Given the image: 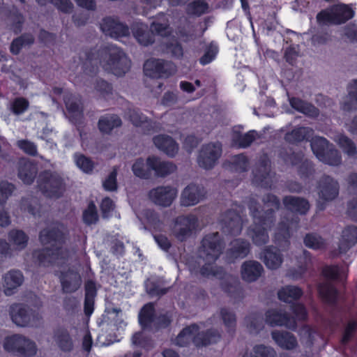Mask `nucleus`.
Here are the masks:
<instances>
[{"instance_id": "61", "label": "nucleus", "mask_w": 357, "mask_h": 357, "mask_svg": "<svg viewBox=\"0 0 357 357\" xmlns=\"http://www.w3.org/2000/svg\"><path fill=\"white\" fill-rule=\"evenodd\" d=\"M94 87L99 95L105 99H108L112 95V84L103 79H97Z\"/></svg>"}, {"instance_id": "32", "label": "nucleus", "mask_w": 357, "mask_h": 357, "mask_svg": "<svg viewBox=\"0 0 357 357\" xmlns=\"http://www.w3.org/2000/svg\"><path fill=\"white\" fill-rule=\"evenodd\" d=\"M319 296L321 301L329 305L335 306L338 303L339 291L331 282H321L317 286Z\"/></svg>"}, {"instance_id": "6", "label": "nucleus", "mask_w": 357, "mask_h": 357, "mask_svg": "<svg viewBox=\"0 0 357 357\" xmlns=\"http://www.w3.org/2000/svg\"><path fill=\"white\" fill-rule=\"evenodd\" d=\"M37 187L46 197L59 199L66 190L63 178L56 172L44 170L39 173Z\"/></svg>"}, {"instance_id": "8", "label": "nucleus", "mask_w": 357, "mask_h": 357, "mask_svg": "<svg viewBox=\"0 0 357 357\" xmlns=\"http://www.w3.org/2000/svg\"><path fill=\"white\" fill-rule=\"evenodd\" d=\"M311 148L316 157L322 162L331 166L342 163L340 152L324 137H317L311 142Z\"/></svg>"}, {"instance_id": "50", "label": "nucleus", "mask_w": 357, "mask_h": 357, "mask_svg": "<svg viewBox=\"0 0 357 357\" xmlns=\"http://www.w3.org/2000/svg\"><path fill=\"white\" fill-rule=\"evenodd\" d=\"M304 245L312 250H320L326 248V241L316 233H307L303 238Z\"/></svg>"}, {"instance_id": "41", "label": "nucleus", "mask_w": 357, "mask_h": 357, "mask_svg": "<svg viewBox=\"0 0 357 357\" xmlns=\"http://www.w3.org/2000/svg\"><path fill=\"white\" fill-rule=\"evenodd\" d=\"M289 102L294 109L307 116L316 117L319 114V109L316 107L299 98H289Z\"/></svg>"}, {"instance_id": "27", "label": "nucleus", "mask_w": 357, "mask_h": 357, "mask_svg": "<svg viewBox=\"0 0 357 357\" xmlns=\"http://www.w3.org/2000/svg\"><path fill=\"white\" fill-rule=\"evenodd\" d=\"M220 110L213 105L202 109V132L209 133L218 126L220 121Z\"/></svg>"}, {"instance_id": "20", "label": "nucleus", "mask_w": 357, "mask_h": 357, "mask_svg": "<svg viewBox=\"0 0 357 357\" xmlns=\"http://www.w3.org/2000/svg\"><path fill=\"white\" fill-rule=\"evenodd\" d=\"M222 146L220 142L202 145V168L211 169L222 155Z\"/></svg>"}, {"instance_id": "28", "label": "nucleus", "mask_w": 357, "mask_h": 357, "mask_svg": "<svg viewBox=\"0 0 357 357\" xmlns=\"http://www.w3.org/2000/svg\"><path fill=\"white\" fill-rule=\"evenodd\" d=\"M264 273L263 266L257 261L248 260L241 267V275L243 280L248 282L257 281Z\"/></svg>"}, {"instance_id": "52", "label": "nucleus", "mask_w": 357, "mask_h": 357, "mask_svg": "<svg viewBox=\"0 0 357 357\" xmlns=\"http://www.w3.org/2000/svg\"><path fill=\"white\" fill-rule=\"evenodd\" d=\"M132 171L136 177L141 179H149L151 176V169L146 166V162L142 158L135 160L132 165Z\"/></svg>"}, {"instance_id": "12", "label": "nucleus", "mask_w": 357, "mask_h": 357, "mask_svg": "<svg viewBox=\"0 0 357 357\" xmlns=\"http://www.w3.org/2000/svg\"><path fill=\"white\" fill-rule=\"evenodd\" d=\"M220 225L222 231L225 235L238 236L243 229L241 216L235 210L229 209L221 215Z\"/></svg>"}, {"instance_id": "57", "label": "nucleus", "mask_w": 357, "mask_h": 357, "mask_svg": "<svg viewBox=\"0 0 357 357\" xmlns=\"http://www.w3.org/2000/svg\"><path fill=\"white\" fill-rule=\"evenodd\" d=\"M82 219L87 225L95 224L98 220L97 208L93 202H90L87 208L83 211Z\"/></svg>"}, {"instance_id": "64", "label": "nucleus", "mask_w": 357, "mask_h": 357, "mask_svg": "<svg viewBox=\"0 0 357 357\" xmlns=\"http://www.w3.org/2000/svg\"><path fill=\"white\" fill-rule=\"evenodd\" d=\"M253 357H277L274 349L264 344H257L253 347Z\"/></svg>"}, {"instance_id": "35", "label": "nucleus", "mask_w": 357, "mask_h": 357, "mask_svg": "<svg viewBox=\"0 0 357 357\" xmlns=\"http://www.w3.org/2000/svg\"><path fill=\"white\" fill-rule=\"evenodd\" d=\"M54 340L59 349L65 353L73 351L74 343L73 338L67 328L59 327L54 331Z\"/></svg>"}, {"instance_id": "49", "label": "nucleus", "mask_w": 357, "mask_h": 357, "mask_svg": "<svg viewBox=\"0 0 357 357\" xmlns=\"http://www.w3.org/2000/svg\"><path fill=\"white\" fill-rule=\"evenodd\" d=\"M343 152L350 158L357 157V148L354 142L344 134L339 135L336 140Z\"/></svg>"}, {"instance_id": "23", "label": "nucleus", "mask_w": 357, "mask_h": 357, "mask_svg": "<svg viewBox=\"0 0 357 357\" xmlns=\"http://www.w3.org/2000/svg\"><path fill=\"white\" fill-rule=\"evenodd\" d=\"M146 166L154 172L157 177L164 178L174 173L177 169L176 165L169 161H162L155 155H151L146 158Z\"/></svg>"}, {"instance_id": "24", "label": "nucleus", "mask_w": 357, "mask_h": 357, "mask_svg": "<svg viewBox=\"0 0 357 357\" xmlns=\"http://www.w3.org/2000/svg\"><path fill=\"white\" fill-rule=\"evenodd\" d=\"M199 326L194 324L185 327L176 337V344L180 347H187L194 342L197 347H201Z\"/></svg>"}, {"instance_id": "18", "label": "nucleus", "mask_w": 357, "mask_h": 357, "mask_svg": "<svg viewBox=\"0 0 357 357\" xmlns=\"http://www.w3.org/2000/svg\"><path fill=\"white\" fill-rule=\"evenodd\" d=\"M176 190L171 186H158L149 192L150 199L156 205L168 207L176 196Z\"/></svg>"}, {"instance_id": "2", "label": "nucleus", "mask_w": 357, "mask_h": 357, "mask_svg": "<svg viewBox=\"0 0 357 357\" xmlns=\"http://www.w3.org/2000/svg\"><path fill=\"white\" fill-rule=\"evenodd\" d=\"M248 209L253 223L248 229V235L257 246L266 245L269 241L268 230L275 222L273 209L259 210V203L254 199L250 200Z\"/></svg>"}, {"instance_id": "33", "label": "nucleus", "mask_w": 357, "mask_h": 357, "mask_svg": "<svg viewBox=\"0 0 357 357\" xmlns=\"http://www.w3.org/2000/svg\"><path fill=\"white\" fill-rule=\"evenodd\" d=\"M357 243V227L349 225L342 232L338 249L341 254H346Z\"/></svg>"}, {"instance_id": "56", "label": "nucleus", "mask_w": 357, "mask_h": 357, "mask_svg": "<svg viewBox=\"0 0 357 357\" xmlns=\"http://www.w3.org/2000/svg\"><path fill=\"white\" fill-rule=\"evenodd\" d=\"M76 165L84 173H91L94 168L93 161L82 153H75L74 155Z\"/></svg>"}, {"instance_id": "46", "label": "nucleus", "mask_w": 357, "mask_h": 357, "mask_svg": "<svg viewBox=\"0 0 357 357\" xmlns=\"http://www.w3.org/2000/svg\"><path fill=\"white\" fill-rule=\"evenodd\" d=\"M220 317L227 333L233 335L236 328V313L229 308L223 307L220 309Z\"/></svg>"}, {"instance_id": "59", "label": "nucleus", "mask_w": 357, "mask_h": 357, "mask_svg": "<svg viewBox=\"0 0 357 357\" xmlns=\"http://www.w3.org/2000/svg\"><path fill=\"white\" fill-rule=\"evenodd\" d=\"M15 189V185L12 183L7 181H0V206L1 207L5 205Z\"/></svg>"}, {"instance_id": "19", "label": "nucleus", "mask_w": 357, "mask_h": 357, "mask_svg": "<svg viewBox=\"0 0 357 357\" xmlns=\"http://www.w3.org/2000/svg\"><path fill=\"white\" fill-rule=\"evenodd\" d=\"M57 275L63 293H74L80 287L82 278L77 271L69 268L60 271Z\"/></svg>"}, {"instance_id": "30", "label": "nucleus", "mask_w": 357, "mask_h": 357, "mask_svg": "<svg viewBox=\"0 0 357 357\" xmlns=\"http://www.w3.org/2000/svg\"><path fill=\"white\" fill-rule=\"evenodd\" d=\"M12 321L17 326L26 327L31 325L33 313L22 304H14L10 307Z\"/></svg>"}, {"instance_id": "40", "label": "nucleus", "mask_w": 357, "mask_h": 357, "mask_svg": "<svg viewBox=\"0 0 357 357\" xmlns=\"http://www.w3.org/2000/svg\"><path fill=\"white\" fill-rule=\"evenodd\" d=\"M215 71L216 70L212 68H202V85H204V88L202 89V96L207 93L213 98L215 97L217 86Z\"/></svg>"}, {"instance_id": "34", "label": "nucleus", "mask_w": 357, "mask_h": 357, "mask_svg": "<svg viewBox=\"0 0 357 357\" xmlns=\"http://www.w3.org/2000/svg\"><path fill=\"white\" fill-rule=\"evenodd\" d=\"M271 337L275 342L282 349L293 350L298 347V341L296 336L286 331H273Z\"/></svg>"}, {"instance_id": "9", "label": "nucleus", "mask_w": 357, "mask_h": 357, "mask_svg": "<svg viewBox=\"0 0 357 357\" xmlns=\"http://www.w3.org/2000/svg\"><path fill=\"white\" fill-rule=\"evenodd\" d=\"M176 71L175 64L172 61L164 59L151 58L144 63V75L154 79L167 78L174 75Z\"/></svg>"}, {"instance_id": "5", "label": "nucleus", "mask_w": 357, "mask_h": 357, "mask_svg": "<svg viewBox=\"0 0 357 357\" xmlns=\"http://www.w3.org/2000/svg\"><path fill=\"white\" fill-rule=\"evenodd\" d=\"M351 6L343 3L332 4L320 10L316 16L319 26L341 25L354 17Z\"/></svg>"}, {"instance_id": "38", "label": "nucleus", "mask_w": 357, "mask_h": 357, "mask_svg": "<svg viewBox=\"0 0 357 357\" xmlns=\"http://www.w3.org/2000/svg\"><path fill=\"white\" fill-rule=\"evenodd\" d=\"M122 126V121L117 114H105L98 120V128L102 134L109 135L114 128Z\"/></svg>"}, {"instance_id": "43", "label": "nucleus", "mask_w": 357, "mask_h": 357, "mask_svg": "<svg viewBox=\"0 0 357 357\" xmlns=\"http://www.w3.org/2000/svg\"><path fill=\"white\" fill-rule=\"evenodd\" d=\"M303 294V291L301 288L297 286L287 285L278 291V297L281 301L291 304L290 298L297 301L301 298Z\"/></svg>"}, {"instance_id": "44", "label": "nucleus", "mask_w": 357, "mask_h": 357, "mask_svg": "<svg viewBox=\"0 0 357 357\" xmlns=\"http://www.w3.org/2000/svg\"><path fill=\"white\" fill-rule=\"evenodd\" d=\"M201 192L195 185H187L182 192L181 202L183 206L195 205L199 201Z\"/></svg>"}, {"instance_id": "58", "label": "nucleus", "mask_w": 357, "mask_h": 357, "mask_svg": "<svg viewBox=\"0 0 357 357\" xmlns=\"http://www.w3.org/2000/svg\"><path fill=\"white\" fill-rule=\"evenodd\" d=\"M160 17H162L165 19L164 22H153L151 23L150 29L151 33H155L158 36H166L167 33V30L169 29V23L168 20L166 18L165 15L162 13H160L156 15V18L160 19Z\"/></svg>"}, {"instance_id": "63", "label": "nucleus", "mask_w": 357, "mask_h": 357, "mask_svg": "<svg viewBox=\"0 0 357 357\" xmlns=\"http://www.w3.org/2000/svg\"><path fill=\"white\" fill-rule=\"evenodd\" d=\"M290 310L294 314V317L297 321H306L307 319L308 314L305 306L301 303H291L290 305Z\"/></svg>"}, {"instance_id": "31", "label": "nucleus", "mask_w": 357, "mask_h": 357, "mask_svg": "<svg viewBox=\"0 0 357 357\" xmlns=\"http://www.w3.org/2000/svg\"><path fill=\"white\" fill-rule=\"evenodd\" d=\"M220 50V44L218 40L202 37V66L215 61L218 56Z\"/></svg>"}, {"instance_id": "60", "label": "nucleus", "mask_w": 357, "mask_h": 357, "mask_svg": "<svg viewBox=\"0 0 357 357\" xmlns=\"http://www.w3.org/2000/svg\"><path fill=\"white\" fill-rule=\"evenodd\" d=\"M29 107V100L24 97H17L10 103V110L15 115L24 114Z\"/></svg>"}, {"instance_id": "55", "label": "nucleus", "mask_w": 357, "mask_h": 357, "mask_svg": "<svg viewBox=\"0 0 357 357\" xmlns=\"http://www.w3.org/2000/svg\"><path fill=\"white\" fill-rule=\"evenodd\" d=\"M341 36L350 43H357V22L355 20L344 26L341 31Z\"/></svg>"}, {"instance_id": "45", "label": "nucleus", "mask_w": 357, "mask_h": 357, "mask_svg": "<svg viewBox=\"0 0 357 357\" xmlns=\"http://www.w3.org/2000/svg\"><path fill=\"white\" fill-rule=\"evenodd\" d=\"M278 156L285 164L296 167L302 162L304 154L302 151H294L292 148L284 147L280 150Z\"/></svg>"}, {"instance_id": "4", "label": "nucleus", "mask_w": 357, "mask_h": 357, "mask_svg": "<svg viewBox=\"0 0 357 357\" xmlns=\"http://www.w3.org/2000/svg\"><path fill=\"white\" fill-rule=\"evenodd\" d=\"M225 248V242L220 234L216 231L202 238V277H222L224 273L222 267H218L215 262L222 255Z\"/></svg>"}, {"instance_id": "42", "label": "nucleus", "mask_w": 357, "mask_h": 357, "mask_svg": "<svg viewBox=\"0 0 357 357\" xmlns=\"http://www.w3.org/2000/svg\"><path fill=\"white\" fill-rule=\"evenodd\" d=\"M258 137V133L255 130H249L245 134H241L240 131L234 130L232 143L238 148L246 149L249 147Z\"/></svg>"}, {"instance_id": "51", "label": "nucleus", "mask_w": 357, "mask_h": 357, "mask_svg": "<svg viewBox=\"0 0 357 357\" xmlns=\"http://www.w3.org/2000/svg\"><path fill=\"white\" fill-rule=\"evenodd\" d=\"M20 209L33 216H40L41 205L36 199L24 197L20 202Z\"/></svg>"}, {"instance_id": "16", "label": "nucleus", "mask_w": 357, "mask_h": 357, "mask_svg": "<svg viewBox=\"0 0 357 357\" xmlns=\"http://www.w3.org/2000/svg\"><path fill=\"white\" fill-rule=\"evenodd\" d=\"M129 121L136 127H142L145 134L156 132L160 129V125L156 121L148 119L139 109L130 108L127 112Z\"/></svg>"}, {"instance_id": "13", "label": "nucleus", "mask_w": 357, "mask_h": 357, "mask_svg": "<svg viewBox=\"0 0 357 357\" xmlns=\"http://www.w3.org/2000/svg\"><path fill=\"white\" fill-rule=\"evenodd\" d=\"M271 163L267 154L260 157L259 166L253 171L252 182L255 185L265 189L271 188Z\"/></svg>"}, {"instance_id": "1", "label": "nucleus", "mask_w": 357, "mask_h": 357, "mask_svg": "<svg viewBox=\"0 0 357 357\" xmlns=\"http://www.w3.org/2000/svg\"><path fill=\"white\" fill-rule=\"evenodd\" d=\"M85 57L82 68L86 74L90 75H96L99 66H101L114 75L121 77L129 71L131 66V61L124 52L112 44L98 50H88L85 52Z\"/></svg>"}, {"instance_id": "48", "label": "nucleus", "mask_w": 357, "mask_h": 357, "mask_svg": "<svg viewBox=\"0 0 357 357\" xmlns=\"http://www.w3.org/2000/svg\"><path fill=\"white\" fill-rule=\"evenodd\" d=\"M34 36L30 33H24L14 38L10 43V51L14 55L20 54L24 45H31L34 43Z\"/></svg>"}, {"instance_id": "7", "label": "nucleus", "mask_w": 357, "mask_h": 357, "mask_svg": "<svg viewBox=\"0 0 357 357\" xmlns=\"http://www.w3.org/2000/svg\"><path fill=\"white\" fill-rule=\"evenodd\" d=\"M3 347L6 352L17 357H33L37 353L35 342L20 334L6 337Z\"/></svg>"}, {"instance_id": "25", "label": "nucleus", "mask_w": 357, "mask_h": 357, "mask_svg": "<svg viewBox=\"0 0 357 357\" xmlns=\"http://www.w3.org/2000/svg\"><path fill=\"white\" fill-rule=\"evenodd\" d=\"M38 167L35 163L26 158L18 162L17 176L25 185H31L37 176Z\"/></svg>"}, {"instance_id": "54", "label": "nucleus", "mask_w": 357, "mask_h": 357, "mask_svg": "<svg viewBox=\"0 0 357 357\" xmlns=\"http://www.w3.org/2000/svg\"><path fill=\"white\" fill-rule=\"evenodd\" d=\"M63 101L66 109L70 114L79 112L81 115L83 114V109L81 105V100L73 94L66 95L63 98Z\"/></svg>"}, {"instance_id": "62", "label": "nucleus", "mask_w": 357, "mask_h": 357, "mask_svg": "<svg viewBox=\"0 0 357 357\" xmlns=\"http://www.w3.org/2000/svg\"><path fill=\"white\" fill-rule=\"evenodd\" d=\"M221 333L216 329L211 328L205 332L202 331V347L215 344L220 341Z\"/></svg>"}, {"instance_id": "10", "label": "nucleus", "mask_w": 357, "mask_h": 357, "mask_svg": "<svg viewBox=\"0 0 357 357\" xmlns=\"http://www.w3.org/2000/svg\"><path fill=\"white\" fill-rule=\"evenodd\" d=\"M63 248L61 246L44 247L36 249L32 252L35 264L40 267L49 268L62 258Z\"/></svg>"}, {"instance_id": "26", "label": "nucleus", "mask_w": 357, "mask_h": 357, "mask_svg": "<svg viewBox=\"0 0 357 357\" xmlns=\"http://www.w3.org/2000/svg\"><path fill=\"white\" fill-rule=\"evenodd\" d=\"M282 203L287 211L301 215H306L310 208L309 201L301 197L286 195L282 198Z\"/></svg>"}, {"instance_id": "39", "label": "nucleus", "mask_w": 357, "mask_h": 357, "mask_svg": "<svg viewBox=\"0 0 357 357\" xmlns=\"http://www.w3.org/2000/svg\"><path fill=\"white\" fill-rule=\"evenodd\" d=\"M312 132V130L308 127L295 128L284 135V139L290 144L297 145L304 140L308 141Z\"/></svg>"}, {"instance_id": "3", "label": "nucleus", "mask_w": 357, "mask_h": 357, "mask_svg": "<svg viewBox=\"0 0 357 357\" xmlns=\"http://www.w3.org/2000/svg\"><path fill=\"white\" fill-rule=\"evenodd\" d=\"M291 236L289 223L284 220L280 222L274 236V242L277 246H266L260 254V259L263 260L267 268L276 270L282 265L283 255L281 251H285L289 248Z\"/></svg>"}, {"instance_id": "22", "label": "nucleus", "mask_w": 357, "mask_h": 357, "mask_svg": "<svg viewBox=\"0 0 357 357\" xmlns=\"http://www.w3.org/2000/svg\"><path fill=\"white\" fill-rule=\"evenodd\" d=\"M320 198L324 201H332L339 195L338 182L328 175H324L318 183Z\"/></svg>"}, {"instance_id": "53", "label": "nucleus", "mask_w": 357, "mask_h": 357, "mask_svg": "<svg viewBox=\"0 0 357 357\" xmlns=\"http://www.w3.org/2000/svg\"><path fill=\"white\" fill-rule=\"evenodd\" d=\"M297 167V173L302 180L309 179L315 173L314 163L309 159L304 158Z\"/></svg>"}, {"instance_id": "37", "label": "nucleus", "mask_w": 357, "mask_h": 357, "mask_svg": "<svg viewBox=\"0 0 357 357\" xmlns=\"http://www.w3.org/2000/svg\"><path fill=\"white\" fill-rule=\"evenodd\" d=\"M155 309L153 303H147L141 308L138 321L143 330L150 329L155 319Z\"/></svg>"}, {"instance_id": "14", "label": "nucleus", "mask_w": 357, "mask_h": 357, "mask_svg": "<svg viewBox=\"0 0 357 357\" xmlns=\"http://www.w3.org/2000/svg\"><path fill=\"white\" fill-rule=\"evenodd\" d=\"M265 321L270 326H284L296 331L297 323L296 319L287 312H282L277 309H268L265 312Z\"/></svg>"}, {"instance_id": "11", "label": "nucleus", "mask_w": 357, "mask_h": 357, "mask_svg": "<svg viewBox=\"0 0 357 357\" xmlns=\"http://www.w3.org/2000/svg\"><path fill=\"white\" fill-rule=\"evenodd\" d=\"M173 234L178 241L184 242L190 238L195 230L198 219L194 215H179L174 220Z\"/></svg>"}, {"instance_id": "29", "label": "nucleus", "mask_w": 357, "mask_h": 357, "mask_svg": "<svg viewBox=\"0 0 357 357\" xmlns=\"http://www.w3.org/2000/svg\"><path fill=\"white\" fill-rule=\"evenodd\" d=\"M153 142L157 149L169 157L173 158L178 153V145L171 136L165 134L154 136Z\"/></svg>"}, {"instance_id": "15", "label": "nucleus", "mask_w": 357, "mask_h": 357, "mask_svg": "<svg viewBox=\"0 0 357 357\" xmlns=\"http://www.w3.org/2000/svg\"><path fill=\"white\" fill-rule=\"evenodd\" d=\"M38 239L43 245L61 246L66 243V235L63 231V225L57 222L55 225L41 229Z\"/></svg>"}, {"instance_id": "36", "label": "nucleus", "mask_w": 357, "mask_h": 357, "mask_svg": "<svg viewBox=\"0 0 357 357\" xmlns=\"http://www.w3.org/2000/svg\"><path fill=\"white\" fill-rule=\"evenodd\" d=\"M4 293L6 296H11L14 290L20 287L24 281V275L20 271L11 270L3 277Z\"/></svg>"}, {"instance_id": "17", "label": "nucleus", "mask_w": 357, "mask_h": 357, "mask_svg": "<svg viewBox=\"0 0 357 357\" xmlns=\"http://www.w3.org/2000/svg\"><path fill=\"white\" fill-rule=\"evenodd\" d=\"M100 29L103 33L114 38L126 37L130 35L128 26L121 22L118 18L105 17L100 24Z\"/></svg>"}, {"instance_id": "21", "label": "nucleus", "mask_w": 357, "mask_h": 357, "mask_svg": "<svg viewBox=\"0 0 357 357\" xmlns=\"http://www.w3.org/2000/svg\"><path fill=\"white\" fill-rule=\"evenodd\" d=\"M225 255L229 262H234L238 259L246 257L250 252V243L243 238H236L230 242Z\"/></svg>"}, {"instance_id": "47", "label": "nucleus", "mask_w": 357, "mask_h": 357, "mask_svg": "<svg viewBox=\"0 0 357 357\" xmlns=\"http://www.w3.org/2000/svg\"><path fill=\"white\" fill-rule=\"evenodd\" d=\"M9 241L15 246V250L21 251L28 245L29 236L21 229H12L8 234Z\"/></svg>"}]
</instances>
